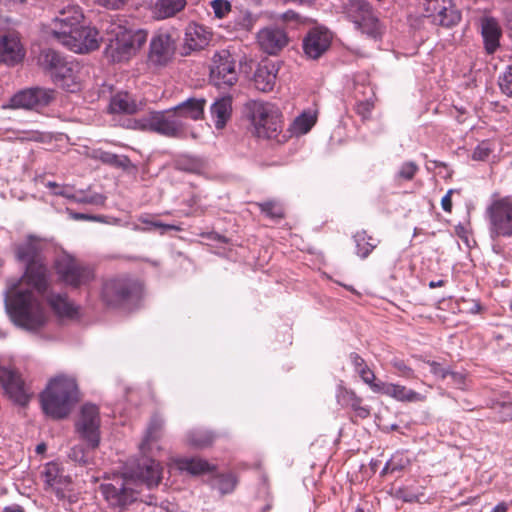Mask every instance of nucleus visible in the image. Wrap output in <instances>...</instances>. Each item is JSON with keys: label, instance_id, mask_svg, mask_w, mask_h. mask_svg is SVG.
<instances>
[{"label": "nucleus", "instance_id": "1", "mask_svg": "<svg viewBox=\"0 0 512 512\" xmlns=\"http://www.w3.org/2000/svg\"><path fill=\"white\" fill-rule=\"evenodd\" d=\"M42 245L34 236L14 246L16 259L26 264V270L17 284L10 289L9 300H6L7 311L13 322L28 330H36L44 325L47 316L42 304L36 299L32 287L44 296L49 287L47 266L41 259Z\"/></svg>", "mask_w": 512, "mask_h": 512}, {"label": "nucleus", "instance_id": "2", "mask_svg": "<svg viewBox=\"0 0 512 512\" xmlns=\"http://www.w3.org/2000/svg\"><path fill=\"white\" fill-rule=\"evenodd\" d=\"M52 37L75 53H87L98 49L100 37L96 28L84 24V16L78 6L59 10L53 20Z\"/></svg>", "mask_w": 512, "mask_h": 512}, {"label": "nucleus", "instance_id": "3", "mask_svg": "<svg viewBox=\"0 0 512 512\" xmlns=\"http://www.w3.org/2000/svg\"><path fill=\"white\" fill-rule=\"evenodd\" d=\"M80 399L76 379L60 374L52 378L40 394L44 413L53 419H64Z\"/></svg>", "mask_w": 512, "mask_h": 512}, {"label": "nucleus", "instance_id": "4", "mask_svg": "<svg viewBox=\"0 0 512 512\" xmlns=\"http://www.w3.org/2000/svg\"><path fill=\"white\" fill-rule=\"evenodd\" d=\"M141 283L128 275H117L102 281L100 301L108 309L128 310L142 296Z\"/></svg>", "mask_w": 512, "mask_h": 512}, {"label": "nucleus", "instance_id": "5", "mask_svg": "<svg viewBox=\"0 0 512 512\" xmlns=\"http://www.w3.org/2000/svg\"><path fill=\"white\" fill-rule=\"evenodd\" d=\"M39 61L56 86L71 93L80 90L78 63L68 61L53 49L43 50Z\"/></svg>", "mask_w": 512, "mask_h": 512}, {"label": "nucleus", "instance_id": "6", "mask_svg": "<svg viewBox=\"0 0 512 512\" xmlns=\"http://www.w3.org/2000/svg\"><path fill=\"white\" fill-rule=\"evenodd\" d=\"M110 56L114 62L129 60L145 44L147 32L129 30L118 23H110L106 27Z\"/></svg>", "mask_w": 512, "mask_h": 512}, {"label": "nucleus", "instance_id": "7", "mask_svg": "<svg viewBox=\"0 0 512 512\" xmlns=\"http://www.w3.org/2000/svg\"><path fill=\"white\" fill-rule=\"evenodd\" d=\"M249 118L257 137L275 139L282 131L281 114L278 108L267 102L251 101L247 104Z\"/></svg>", "mask_w": 512, "mask_h": 512}, {"label": "nucleus", "instance_id": "8", "mask_svg": "<svg viewBox=\"0 0 512 512\" xmlns=\"http://www.w3.org/2000/svg\"><path fill=\"white\" fill-rule=\"evenodd\" d=\"M135 486L133 479L121 476L114 478L110 483L102 484L100 489L105 499L113 507L124 508L137 500L148 505L157 504L155 496L149 494L144 497Z\"/></svg>", "mask_w": 512, "mask_h": 512}, {"label": "nucleus", "instance_id": "9", "mask_svg": "<svg viewBox=\"0 0 512 512\" xmlns=\"http://www.w3.org/2000/svg\"><path fill=\"white\" fill-rule=\"evenodd\" d=\"M55 269L60 280L73 288L88 285L95 277L91 267L69 254L57 258Z\"/></svg>", "mask_w": 512, "mask_h": 512}, {"label": "nucleus", "instance_id": "10", "mask_svg": "<svg viewBox=\"0 0 512 512\" xmlns=\"http://www.w3.org/2000/svg\"><path fill=\"white\" fill-rule=\"evenodd\" d=\"M0 387L14 404L26 406L34 395L21 373L11 366H0Z\"/></svg>", "mask_w": 512, "mask_h": 512}, {"label": "nucleus", "instance_id": "11", "mask_svg": "<svg viewBox=\"0 0 512 512\" xmlns=\"http://www.w3.org/2000/svg\"><path fill=\"white\" fill-rule=\"evenodd\" d=\"M100 412L98 406L92 403H85L79 412L75 422V430L79 438L89 448L95 450L100 444Z\"/></svg>", "mask_w": 512, "mask_h": 512}, {"label": "nucleus", "instance_id": "12", "mask_svg": "<svg viewBox=\"0 0 512 512\" xmlns=\"http://www.w3.org/2000/svg\"><path fill=\"white\" fill-rule=\"evenodd\" d=\"M492 239L512 237V196L494 200L487 208Z\"/></svg>", "mask_w": 512, "mask_h": 512}, {"label": "nucleus", "instance_id": "13", "mask_svg": "<svg viewBox=\"0 0 512 512\" xmlns=\"http://www.w3.org/2000/svg\"><path fill=\"white\" fill-rule=\"evenodd\" d=\"M210 80L217 87H230L237 82L236 63L229 51L222 50L213 56Z\"/></svg>", "mask_w": 512, "mask_h": 512}, {"label": "nucleus", "instance_id": "14", "mask_svg": "<svg viewBox=\"0 0 512 512\" xmlns=\"http://www.w3.org/2000/svg\"><path fill=\"white\" fill-rule=\"evenodd\" d=\"M54 98V90L35 87L16 93L11 97L9 104L3 107L28 110L38 109L49 105Z\"/></svg>", "mask_w": 512, "mask_h": 512}, {"label": "nucleus", "instance_id": "15", "mask_svg": "<svg viewBox=\"0 0 512 512\" xmlns=\"http://www.w3.org/2000/svg\"><path fill=\"white\" fill-rule=\"evenodd\" d=\"M344 12L355 24L372 33L377 30L379 19L376 11L367 0H347Z\"/></svg>", "mask_w": 512, "mask_h": 512}, {"label": "nucleus", "instance_id": "16", "mask_svg": "<svg viewBox=\"0 0 512 512\" xmlns=\"http://www.w3.org/2000/svg\"><path fill=\"white\" fill-rule=\"evenodd\" d=\"M163 468L149 454L144 455L138 461L137 465L130 472V479H133L135 485L137 482L144 484L148 489L157 487L162 479Z\"/></svg>", "mask_w": 512, "mask_h": 512}, {"label": "nucleus", "instance_id": "17", "mask_svg": "<svg viewBox=\"0 0 512 512\" xmlns=\"http://www.w3.org/2000/svg\"><path fill=\"white\" fill-rule=\"evenodd\" d=\"M176 51V42L171 34L160 32L155 35L150 43L148 59L154 66H166L173 58Z\"/></svg>", "mask_w": 512, "mask_h": 512}, {"label": "nucleus", "instance_id": "18", "mask_svg": "<svg viewBox=\"0 0 512 512\" xmlns=\"http://www.w3.org/2000/svg\"><path fill=\"white\" fill-rule=\"evenodd\" d=\"M186 123L178 119L173 109L154 111L153 132L170 138H180L185 134Z\"/></svg>", "mask_w": 512, "mask_h": 512}, {"label": "nucleus", "instance_id": "19", "mask_svg": "<svg viewBox=\"0 0 512 512\" xmlns=\"http://www.w3.org/2000/svg\"><path fill=\"white\" fill-rule=\"evenodd\" d=\"M256 39L260 49L268 55H277L289 43L286 31L274 25L259 30Z\"/></svg>", "mask_w": 512, "mask_h": 512}, {"label": "nucleus", "instance_id": "20", "mask_svg": "<svg viewBox=\"0 0 512 512\" xmlns=\"http://www.w3.org/2000/svg\"><path fill=\"white\" fill-rule=\"evenodd\" d=\"M332 36L322 27H315L308 31L303 39V50L311 59L320 58L330 47Z\"/></svg>", "mask_w": 512, "mask_h": 512}, {"label": "nucleus", "instance_id": "21", "mask_svg": "<svg viewBox=\"0 0 512 512\" xmlns=\"http://www.w3.org/2000/svg\"><path fill=\"white\" fill-rule=\"evenodd\" d=\"M41 476L59 500H64L66 498V491L71 484V480L69 477L61 474L58 464L53 462L47 463L41 472Z\"/></svg>", "mask_w": 512, "mask_h": 512}, {"label": "nucleus", "instance_id": "22", "mask_svg": "<svg viewBox=\"0 0 512 512\" xmlns=\"http://www.w3.org/2000/svg\"><path fill=\"white\" fill-rule=\"evenodd\" d=\"M479 21L485 51L487 54H493L500 46L502 29L494 17L483 16Z\"/></svg>", "mask_w": 512, "mask_h": 512}, {"label": "nucleus", "instance_id": "23", "mask_svg": "<svg viewBox=\"0 0 512 512\" xmlns=\"http://www.w3.org/2000/svg\"><path fill=\"white\" fill-rule=\"evenodd\" d=\"M23 57L24 51L16 34L9 33L0 38V63L14 65Z\"/></svg>", "mask_w": 512, "mask_h": 512}, {"label": "nucleus", "instance_id": "24", "mask_svg": "<svg viewBox=\"0 0 512 512\" xmlns=\"http://www.w3.org/2000/svg\"><path fill=\"white\" fill-rule=\"evenodd\" d=\"M336 399L342 407L351 408L356 417L366 419L370 416V409L362 404L363 399L354 390L338 385Z\"/></svg>", "mask_w": 512, "mask_h": 512}, {"label": "nucleus", "instance_id": "25", "mask_svg": "<svg viewBox=\"0 0 512 512\" xmlns=\"http://www.w3.org/2000/svg\"><path fill=\"white\" fill-rule=\"evenodd\" d=\"M462 15L453 0H446L435 14H430L432 24L452 28L461 21Z\"/></svg>", "mask_w": 512, "mask_h": 512}, {"label": "nucleus", "instance_id": "26", "mask_svg": "<svg viewBox=\"0 0 512 512\" xmlns=\"http://www.w3.org/2000/svg\"><path fill=\"white\" fill-rule=\"evenodd\" d=\"M205 104L206 100L204 98H188L172 109L178 119H181L184 122L187 119L198 121L204 116Z\"/></svg>", "mask_w": 512, "mask_h": 512}, {"label": "nucleus", "instance_id": "27", "mask_svg": "<svg viewBox=\"0 0 512 512\" xmlns=\"http://www.w3.org/2000/svg\"><path fill=\"white\" fill-rule=\"evenodd\" d=\"M210 114L215 128L218 130L223 129L232 115V97L224 96L216 99L210 107Z\"/></svg>", "mask_w": 512, "mask_h": 512}, {"label": "nucleus", "instance_id": "28", "mask_svg": "<svg viewBox=\"0 0 512 512\" xmlns=\"http://www.w3.org/2000/svg\"><path fill=\"white\" fill-rule=\"evenodd\" d=\"M163 426L164 421L158 415H154L151 418L144 438L139 445L142 454L146 455L152 451V445L157 443L162 437Z\"/></svg>", "mask_w": 512, "mask_h": 512}, {"label": "nucleus", "instance_id": "29", "mask_svg": "<svg viewBox=\"0 0 512 512\" xmlns=\"http://www.w3.org/2000/svg\"><path fill=\"white\" fill-rule=\"evenodd\" d=\"M46 301L59 317L73 318L77 315V308L68 300L66 294L48 293Z\"/></svg>", "mask_w": 512, "mask_h": 512}, {"label": "nucleus", "instance_id": "30", "mask_svg": "<svg viewBox=\"0 0 512 512\" xmlns=\"http://www.w3.org/2000/svg\"><path fill=\"white\" fill-rule=\"evenodd\" d=\"M139 110V105L128 92H118L112 96L109 104L111 113L134 114Z\"/></svg>", "mask_w": 512, "mask_h": 512}, {"label": "nucleus", "instance_id": "31", "mask_svg": "<svg viewBox=\"0 0 512 512\" xmlns=\"http://www.w3.org/2000/svg\"><path fill=\"white\" fill-rule=\"evenodd\" d=\"M375 392L386 394L399 401L412 402L416 397L414 391L407 389L405 386L383 381H378V384L375 385Z\"/></svg>", "mask_w": 512, "mask_h": 512}, {"label": "nucleus", "instance_id": "32", "mask_svg": "<svg viewBox=\"0 0 512 512\" xmlns=\"http://www.w3.org/2000/svg\"><path fill=\"white\" fill-rule=\"evenodd\" d=\"M276 81L274 66H259L254 74L255 87L262 92L272 91Z\"/></svg>", "mask_w": 512, "mask_h": 512}, {"label": "nucleus", "instance_id": "33", "mask_svg": "<svg viewBox=\"0 0 512 512\" xmlns=\"http://www.w3.org/2000/svg\"><path fill=\"white\" fill-rule=\"evenodd\" d=\"M176 465L181 471H187L192 475H199L214 469V466L207 461L196 457L177 459Z\"/></svg>", "mask_w": 512, "mask_h": 512}, {"label": "nucleus", "instance_id": "34", "mask_svg": "<svg viewBox=\"0 0 512 512\" xmlns=\"http://www.w3.org/2000/svg\"><path fill=\"white\" fill-rule=\"evenodd\" d=\"M349 358L355 368V371L359 374L363 382L369 385L375 392V385H377L378 382L375 381L376 376L374 372L367 366L365 360L355 352L351 353Z\"/></svg>", "mask_w": 512, "mask_h": 512}, {"label": "nucleus", "instance_id": "35", "mask_svg": "<svg viewBox=\"0 0 512 512\" xmlns=\"http://www.w3.org/2000/svg\"><path fill=\"white\" fill-rule=\"evenodd\" d=\"M185 4V0H158L155 5V13L158 18H169L181 11Z\"/></svg>", "mask_w": 512, "mask_h": 512}, {"label": "nucleus", "instance_id": "36", "mask_svg": "<svg viewBox=\"0 0 512 512\" xmlns=\"http://www.w3.org/2000/svg\"><path fill=\"white\" fill-rule=\"evenodd\" d=\"M257 18L252 15L249 11L241 10L239 11L233 18L232 21H230L229 26L237 32H250L255 23Z\"/></svg>", "mask_w": 512, "mask_h": 512}, {"label": "nucleus", "instance_id": "37", "mask_svg": "<svg viewBox=\"0 0 512 512\" xmlns=\"http://www.w3.org/2000/svg\"><path fill=\"white\" fill-rule=\"evenodd\" d=\"M354 240L357 247V254L361 258H366L377 246V240L368 235L365 230L358 231L354 235Z\"/></svg>", "mask_w": 512, "mask_h": 512}, {"label": "nucleus", "instance_id": "38", "mask_svg": "<svg viewBox=\"0 0 512 512\" xmlns=\"http://www.w3.org/2000/svg\"><path fill=\"white\" fill-rule=\"evenodd\" d=\"M215 439V435L206 430H194L187 434V442L190 446L203 449L210 446Z\"/></svg>", "mask_w": 512, "mask_h": 512}, {"label": "nucleus", "instance_id": "39", "mask_svg": "<svg viewBox=\"0 0 512 512\" xmlns=\"http://www.w3.org/2000/svg\"><path fill=\"white\" fill-rule=\"evenodd\" d=\"M202 27L190 28L186 32V44L191 50L202 49L208 43V38L204 35Z\"/></svg>", "mask_w": 512, "mask_h": 512}, {"label": "nucleus", "instance_id": "40", "mask_svg": "<svg viewBox=\"0 0 512 512\" xmlns=\"http://www.w3.org/2000/svg\"><path fill=\"white\" fill-rule=\"evenodd\" d=\"M260 211L272 220L279 221L285 217L282 205L275 200L256 203Z\"/></svg>", "mask_w": 512, "mask_h": 512}, {"label": "nucleus", "instance_id": "41", "mask_svg": "<svg viewBox=\"0 0 512 512\" xmlns=\"http://www.w3.org/2000/svg\"><path fill=\"white\" fill-rule=\"evenodd\" d=\"M213 489L218 490L222 495L231 493L236 486V479L232 474H221L215 476L211 481Z\"/></svg>", "mask_w": 512, "mask_h": 512}, {"label": "nucleus", "instance_id": "42", "mask_svg": "<svg viewBox=\"0 0 512 512\" xmlns=\"http://www.w3.org/2000/svg\"><path fill=\"white\" fill-rule=\"evenodd\" d=\"M175 167L181 171L199 173L204 168V164L198 158L181 156L175 161Z\"/></svg>", "mask_w": 512, "mask_h": 512}, {"label": "nucleus", "instance_id": "43", "mask_svg": "<svg viewBox=\"0 0 512 512\" xmlns=\"http://www.w3.org/2000/svg\"><path fill=\"white\" fill-rule=\"evenodd\" d=\"M316 122V116L308 113L303 112L301 115H299L293 122V131L296 134H306L310 131V129L313 127V125Z\"/></svg>", "mask_w": 512, "mask_h": 512}, {"label": "nucleus", "instance_id": "44", "mask_svg": "<svg viewBox=\"0 0 512 512\" xmlns=\"http://www.w3.org/2000/svg\"><path fill=\"white\" fill-rule=\"evenodd\" d=\"M154 111L149 112L139 118L131 119L128 122V128L144 132H153Z\"/></svg>", "mask_w": 512, "mask_h": 512}, {"label": "nucleus", "instance_id": "45", "mask_svg": "<svg viewBox=\"0 0 512 512\" xmlns=\"http://www.w3.org/2000/svg\"><path fill=\"white\" fill-rule=\"evenodd\" d=\"M90 450L92 449L88 446L86 448L83 445H75L69 452V458L80 465H88L92 460Z\"/></svg>", "mask_w": 512, "mask_h": 512}, {"label": "nucleus", "instance_id": "46", "mask_svg": "<svg viewBox=\"0 0 512 512\" xmlns=\"http://www.w3.org/2000/svg\"><path fill=\"white\" fill-rule=\"evenodd\" d=\"M95 157L101 162L115 167H126L129 163V159L127 157L118 156L114 153L106 151H97Z\"/></svg>", "mask_w": 512, "mask_h": 512}, {"label": "nucleus", "instance_id": "47", "mask_svg": "<svg viewBox=\"0 0 512 512\" xmlns=\"http://www.w3.org/2000/svg\"><path fill=\"white\" fill-rule=\"evenodd\" d=\"M418 369H420L422 373L429 371L436 378L444 379L448 376V370L442 367L440 363L435 361L423 360L421 364H418Z\"/></svg>", "mask_w": 512, "mask_h": 512}, {"label": "nucleus", "instance_id": "48", "mask_svg": "<svg viewBox=\"0 0 512 512\" xmlns=\"http://www.w3.org/2000/svg\"><path fill=\"white\" fill-rule=\"evenodd\" d=\"M499 87L503 94L512 98V66L499 77Z\"/></svg>", "mask_w": 512, "mask_h": 512}, {"label": "nucleus", "instance_id": "49", "mask_svg": "<svg viewBox=\"0 0 512 512\" xmlns=\"http://www.w3.org/2000/svg\"><path fill=\"white\" fill-rule=\"evenodd\" d=\"M210 6L215 17L221 19L231 11V3L227 0H212Z\"/></svg>", "mask_w": 512, "mask_h": 512}, {"label": "nucleus", "instance_id": "50", "mask_svg": "<svg viewBox=\"0 0 512 512\" xmlns=\"http://www.w3.org/2000/svg\"><path fill=\"white\" fill-rule=\"evenodd\" d=\"M446 0H422V16L430 20V14H435Z\"/></svg>", "mask_w": 512, "mask_h": 512}, {"label": "nucleus", "instance_id": "51", "mask_svg": "<svg viewBox=\"0 0 512 512\" xmlns=\"http://www.w3.org/2000/svg\"><path fill=\"white\" fill-rule=\"evenodd\" d=\"M373 108L374 103L371 99L360 100L356 105V112L363 118H367L370 115Z\"/></svg>", "mask_w": 512, "mask_h": 512}, {"label": "nucleus", "instance_id": "52", "mask_svg": "<svg viewBox=\"0 0 512 512\" xmlns=\"http://www.w3.org/2000/svg\"><path fill=\"white\" fill-rule=\"evenodd\" d=\"M490 152L491 150L488 148V146L482 143L474 149L472 153V159L476 161H484L489 157Z\"/></svg>", "mask_w": 512, "mask_h": 512}, {"label": "nucleus", "instance_id": "53", "mask_svg": "<svg viewBox=\"0 0 512 512\" xmlns=\"http://www.w3.org/2000/svg\"><path fill=\"white\" fill-rule=\"evenodd\" d=\"M392 365L403 376H410L413 373V370L406 365L404 360L394 359Z\"/></svg>", "mask_w": 512, "mask_h": 512}, {"label": "nucleus", "instance_id": "54", "mask_svg": "<svg viewBox=\"0 0 512 512\" xmlns=\"http://www.w3.org/2000/svg\"><path fill=\"white\" fill-rule=\"evenodd\" d=\"M415 171L416 167L414 166L413 163L404 165L399 172V177L405 180H411L414 176Z\"/></svg>", "mask_w": 512, "mask_h": 512}, {"label": "nucleus", "instance_id": "55", "mask_svg": "<svg viewBox=\"0 0 512 512\" xmlns=\"http://www.w3.org/2000/svg\"><path fill=\"white\" fill-rule=\"evenodd\" d=\"M47 187L54 189L53 193L55 195H60V196H64L67 198L72 197V194L69 193V191L66 187L60 186L56 182H48Z\"/></svg>", "mask_w": 512, "mask_h": 512}, {"label": "nucleus", "instance_id": "56", "mask_svg": "<svg viewBox=\"0 0 512 512\" xmlns=\"http://www.w3.org/2000/svg\"><path fill=\"white\" fill-rule=\"evenodd\" d=\"M97 3L103 7L110 9H119L123 6L128 0H96Z\"/></svg>", "mask_w": 512, "mask_h": 512}, {"label": "nucleus", "instance_id": "57", "mask_svg": "<svg viewBox=\"0 0 512 512\" xmlns=\"http://www.w3.org/2000/svg\"><path fill=\"white\" fill-rule=\"evenodd\" d=\"M281 19L287 23H289V22L301 23L302 22V17L298 13H296L292 10H288L285 13H283L281 15Z\"/></svg>", "mask_w": 512, "mask_h": 512}, {"label": "nucleus", "instance_id": "58", "mask_svg": "<svg viewBox=\"0 0 512 512\" xmlns=\"http://www.w3.org/2000/svg\"><path fill=\"white\" fill-rule=\"evenodd\" d=\"M105 197L101 194H95L92 196H86L84 197L81 202L88 203V204H94V205H103L105 202Z\"/></svg>", "mask_w": 512, "mask_h": 512}, {"label": "nucleus", "instance_id": "59", "mask_svg": "<svg viewBox=\"0 0 512 512\" xmlns=\"http://www.w3.org/2000/svg\"><path fill=\"white\" fill-rule=\"evenodd\" d=\"M142 222L146 223V224H149V225H151L154 228H160V229H163V230H176V231L180 230V228L178 226H176V225L165 224V223L158 222V221L143 220Z\"/></svg>", "mask_w": 512, "mask_h": 512}, {"label": "nucleus", "instance_id": "60", "mask_svg": "<svg viewBox=\"0 0 512 512\" xmlns=\"http://www.w3.org/2000/svg\"><path fill=\"white\" fill-rule=\"evenodd\" d=\"M452 193H453V190H449L441 200V206H442L443 210L446 212H451V209H452V200H451Z\"/></svg>", "mask_w": 512, "mask_h": 512}, {"label": "nucleus", "instance_id": "61", "mask_svg": "<svg viewBox=\"0 0 512 512\" xmlns=\"http://www.w3.org/2000/svg\"><path fill=\"white\" fill-rule=\"evenodd\" d=\"M448 376L451 377L454 384L461 386L464 384V375L458 372H450L448 371Z\"/></svg>", "mask_w": 512, "mask_h": 512}, {"label": "nucleus", "instance_id": "62", "mask_svg": "<svg viewBox=\"0 0 512 512\" xmlns=\"http://www.w3.org/2000/svg\"><path fill=\"white\" fill-rule=\"evenodd\" d=\"M73 218L76 220H98L99 217L83 213H74Z\"/></svg>", "mask_w": 512, "mask_h": 512}, {"label": "nucleus", "instance_id": "63", "mask_svg": "<svg viewBox=\"0 0 512 512\" xmlns=\"http://www.w3.org/2000/svg\"><path fill=\"white\" fill-rule=\"evenodd\" d=\"M3 512H25L23 507L18 504L7 506L3 509Z\"/></svg>", "mask_w": 512, "mask_h": 512}, {"label": "nucleus", "instance_id": "64", "mask_svg": "<svg viewBox=\"0 0 512 512\" xmlns=\"http://www.w3.org/2000/svg\"><path fill=\"white\" fill-rule=\"evenodd\" d=\"M507 504L505 502H501L497 504L491 512H507Z\"/></svg>", "mask_w": 512, "mask_h": 512}]
</instances>
